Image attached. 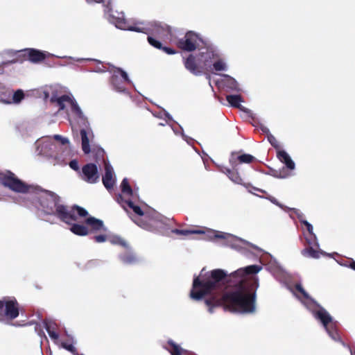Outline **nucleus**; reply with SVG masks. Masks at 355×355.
<instances>
[{
	"mask_svg": "<svg viewBox=\"0 0 355 355\" xmlns=\"http://www.w3.org/2000/svg\"><path fill=\"white\" fill-rule=\"evenodd\" d=\"M69 166L71 167V168L76 171H79L78 163V161L76 159H73L69 162Z\"/></svg>",
	"mask_w": 355,
	"mask_h": 355,
	"instance_id": "obj_43",
	"label": "nucleus"
},
{
	"mask_svg": "<svg viewBox=\"0 0 355 355\" xmlns=\"http://www.w3.org/2000/svg\"><path fill=\"white\" fill-rule=\"evenodd\" d=\"M349 268L355 270V261L352 260L349 265Z\"/></svg>",
	"mask_w": 355,
	"mask_h": 355,
	"instance_id": "obj_46",
	"label": "nucleus"
},
{
	"mask_svg": "<svg viewBox=\"0 0 355 355\" xmlns=\"http://www.w3.org/2000/svg\"><path fill=\"white\" fill-rule=\"evenodd\" d=\"M254 159V157L250 154L239 155L237 152H232L230 157V163L233 168H236L240 164H250Z\"/></svg>",
	"mask_w": 355,
	"mask_h": 355,
	"instance_id": "obj_9",
	"label": "nucleus"
},
{
	"mask_svg": "<svg viewBox=\"0 0 355 355\" xmlns=\"http://www.w3.org/2000/svg\"><path fill=\"white\" fill-rule=\"evenodd\" d=\"M54 139L57 141H60L63 145L69 143V140L67 138L62 137L59 135H54Z\"/></svg>",
	"mask_w": 355,
	"mask_h": 355,
	"instance_id": "obj_42",
	"label": "nucleus"
},
{
	"mask_svg": "<svg viewBox=\"0 0 355 355\" xmlns=\"http://www.w3.org/2000/svg\"><path fill=\"white\" fill-rule=\"evenodd\" d=\"M261 269V266L250 265L238 269L229 276L222 269L212 270L208 276L193 279L190 297L200 300L211 295L205 300L211 313L218 306L231 312L253 313L259 279L248 275H255Z\"/></svg>",
	"mask_w": 355,
	"mask_h": 355,
	"instance_id": "obj_1",
	"label": "nucleus"
},
{
	"mask_svg": "<svg viewBox=\"0 0 355 355\" xmlns=\"http://www.w3.org/2000/svg\"><path fill=\"white\" fill-rule=\"evenodd\" d=\"M24 98V94L21 89H17L14 94L12 93V103H19Z\"/></svg>",
	"mask_w": 355,
	"mask_h": 355,
	"instance_id": "obj_27",
	"label": "nucleus"
},
{
	"mask_svg": "<svg viewBox=\"0 0 355 355\" xmlns=\"http://www.w3.org/2000/svg\"><path fill=\"white\" fill-rule=\"evenodd\" d=\"M298 218L302 224H303L306 227L309 233L313 236L314 239H316L315 234H313V228L311 224H310L307 220L302 218L301 216H298Z\"/></svg>",
	"mask_w": 355,
	"mask_h": 355,
	"instance_id": "obj_33",
	"label": "nucleus"
},
{
	"mask_svg": "<svg viewBox=\"0 0 355 355\" xmlns=\"http://www.w3.org/2000/svg\"><path fill=\"white\" fill-rule=\"evenodd\" d=\"M70 105L71 106V111L76 116L81 118L83 115V112L75 100L71 99Z\"/></svg>",
	"mask_w": 355,
	"mask_h": 355,
	"instance_id": "obj_29",
	"label": "nucleus"
},
{
	"mask_svg": "<svg viewBox=\"0 0 355 355\" xmlns=\"http://www.w3.org/2000/svg\"><path fill=\"white\" fill-rule=\"evenodd\" d=\"M71 98L67 95H62L58 98L52 97L51 101L56 103L59 107V110H63L65 108V103L68 102L70 103Z\"/></svg>",
	"mask_w": 355,
	"mask_h": 355,
	"instance_id": "obj_22",
	"label": "nucleus"
},
{
	"mask_svg": "<svg viewBox=\"0 0 355 355\" xmlns=\"http://www.w3.org/2000/svg\"><path fill=\"white\" fill-rule=\"evenodd\" d=\"M12 90L8 88L2 87L0 88V101L6 103L10 104L12 103Z\"/></svg>",
	"mask_w": 355,
	"mask_h": 355,
	"instance_id": "obj_20",
	"label": "nucleus"
},
{
	"mask_svg": "<svg viewBox=\"0 0 355 355\" xmlns=\"http://www.w3.org/2000/svg\"><path fill=\"white\" fill-rule=\"evenodd\" d=\"M117 24H118L117 27H119L121 29L128 30V31H135V32H141V33L145 32L144 31L145 28H141L139 26L140 24H136L134 26H130L127 23L125 19H119L117 21Z\"/></svg>",
	"mask_w": 355,
	"mask_h": 355,
	"instance_id": "obj_15",
	"label": "nucleus"
},
{
	"mask_svg": "<svg viewBox=\"0 0 355 355\" xmlns=\"http://www.w3.org/2000/svg\"><path fill=\"white\" fill-rule=\"evenodd\" d=\"M113 88L117 92H125V85L130 83L127 73L121 68H116L110 78Z\"/></svg>",
	"mask_w": 355,
	"mask_h": 355,
	"instance_id": "obj_7",
	"label": "nucleus"
},
{
	"mask_svg": "<svg viewBox=\"0 0 355 355\" xmlns=\"http://www.w3.org/2000/svg\"><path fill=\"white\" fill-rule=\"evenodd\" d=\"M303 256L313 259H318L320 257L322 252L313 248L311 246H309L302 250Z\"/></svg>",
	"mask_w": 355,
	"mask_h": 355,
	"instance_id": "obj_24",
	"label": "nucleus"
},
{
	"mask_svg": "<svg viewBox=\"0 0 355 355\" xmlns=\"http://www.w3.org/2000/svg\"><path fill=\"white\" fill-rule=\"evenodd\" d=\"M347 347L350 348L349 345H347ZM350 349V352H351V355H354V352L352 351L351 349Z\"/></svg>",
	"mask_w": 355,
	"mask_h": 355,
	"instance_id": "obj_50",
	"label": "nucleus"
},
{
	"mask_svg": "<svg viewBox=\"0 0 355 355\" xmlns=\"http://www.w3.org/2000/svg\"><path fill=\"white\" fill-rule=\"evenodd\" d=\"M110 241L112 244L119 245L126 249H129L128 244L120 236H114Z\"/></svg>",
	"mask_w": 355,
	"mask_h": 355,
	"instance_id": "obj_30",
	"label": "nucleus"
},
{
	"mask_svg": "<svg viewBox=\"0 0 355 355\" xmlns=\"http://www.w3.org/2000/svg\"><path fill=\"white\" fill-rule=\"evenodd\" d=\"M214 69L217 71H223L225 69V64L220 60H217L213 64Z\"/></svg>",
	"mask_w": 355,
	"mask_h": 355,
	"instance_id": "obj_37",
	"label": "nucleus"
},
{
	"mask_svg": "<svg viewBox=\"0 0 355 355\" xmlns=\"http://www.w3.org/2000/svg\"><path fill=\"white\" fill-rule=\"evenodd\" d=\"M47 54L42 51L35 49H27L17 51L15 58L6 64H12L16 62H23L24 60H29L33 63L40 62L44 60Z\"/></svg>",
	"mask_w": 355,
	"mask_h": 355,
	"instance_id": "obj_5",
	"label": "nucleus"
},
{
	"mask_svg": "<svg viewBox=\"0 0 355 355\" xmlns=\"http://www.w3.org/2000/svg\"><path fill=\"white\" fill-rule=\"evenodd\" d=\"M168 345L171 347V349L169 350L171 355H181L182 352H183L182 349L177 345L175 342H173L172 340H169L167 342Z\"/></svg>",
	"mask_w": 355,
	"mask_h": 355,
	"instance_id": "obj_26",
	"label": "nucleus"
},
{
	"mask_svg": "<svg viewBox=\"0 0 355 355\" xmlns=\"http://www.w3.org/2000/svg\"><path fill=\"white\" fill-rule=\"evenodd\" d=\"M73 221L71 222L69 225H71L70 230L76 235L78 236H87L89 234V230L83 225H80L78 223H72Z\"/></svg>",
	"mask_w": 355,
	"mask_h": 355,
	"instance_id": "obj_16",
	"label": "nucleus"
},
{
	"mask_svg": "<svg viewBox=\"0 0 355 355\" xmlns=\"http://www.w3.org/2000/svg\"><path fill=\"white\" fill-rule=\"evenodd\" d=\"M19 315V304L15 297H3L0 300V322L12 321Z\"/></svg>",
	"mask_w": 355,
	"mask_h": 355,
	"instance_id": "obj_4",
	"label": "nucleus"
},
{
	"mask_svg": "<svg viewBox=\"0 0 355 355\" xmlns=\"http://www.w3.org/2000/svg\"><path fill=\"white\" fill-rule=\"evenodd\" d=\"M116 200L119 203L121 204L124 209H126L125 205H127L129 208L132 209V211L138 216H144L145 218H147L148 217V214L144 212L139 206L135 205V203L130 200H124L122 195L119 194L117 196Z\"/></svg>",
	"mask_w": 355,
	"mask_h": 355,
	"instance_id": "obj_11",
	"label": "nucleus"
},
{
	"mask_svg": "<svg viewBox=\"0 0 355 355\" xmlns=\"http://www.w3.org/2000/svg\"><path fill=\"white\" fill-rule=\"evenodd\" d=\"M105 151L103 148H98L95 152L94 159L96 162L104 161Z\"/></svg>",
	"mask_w": 355,
	"mask_h": 355,
	"instance_id": "obj_35",
	"label": "nucleus"
},
{
	"mask_svg": "<svg viewBox=\"0 0 355 355\" xmlns=\"http://www.w3.org/2000/svg\"><path fill=\"white\" fill-rule=\"evenodd\" d=\"M154 223H155V220L153 218H150L149 220V223L141 222V224H140L139 225L146 230L151 231L152 230V224Z\"/></svg>",
	"mask_w": 355,
	"mask_h": 355,
	"instance_id": "obj_39",
	"label": "nucleus"
},
{
	"mask_svg": "<svg viewBox=\"0 0 355 355\" xmlns=\"http://www.w3.org/2000/svg\"><path fill=\"white\" fill-rule=\"evenodd\" d=\"M45 327L48 334L52 339H58L59 334L54 330V327L51 324H46Z\"/></svg>",
	"mask_w": 355,
	"mask_h": 355,
	"instance_id": "obj_32",
	"label": "nucleus"
},
{
	"mask_svg": "<svg viewBox=\"0 0 355 355\" xmlns=\"http://www.w3.org/2000/svg\"><path fill=\"white\" fill-rule=\"evenodd\" d=\"M64 347L69 351H72L73 349V347L71 345H65Z\"/></svg>",
	"mask_w": 355,
	"mask_h": 355,
	"instance_id": "obj_48",
	"label": "nucleus"
},
{
	"mask_svg": "<svg viewBox=\"0 0 355 355\" xmlns=\"http://www.w3.org/2000/svg\"><path fill=\"white\" fill-rule=\"evenodd\" d=\"M94 239L96 243H103L107 240V236L104 234L97 235L94 237Z\"/></svg>",
	"mask_w": 355,
	"mask_h": 355,
	"instance_id": "obj_41",
	"label": "nucleus"
},
{
	"mask_svg": "<svg viewBox=\"0 0 355 355\" xmlns=\"http://www.w3.org/2000/svg\"><path fill=\"white\" fill-rule=\"evenodd\" d=\"M0 183L16 193L41 192L39 202L42 211L46 214L57 216L61 221L67 224H70L71 221H77L78 216L86 217L89 214L86 209L78 205H73L68 209L67 206L60 204V198L56 193L42 189L38 186L28 185L10 171L6 173L0 172Z\"/></svg>",
	"mask_w": 355,
	"mask_h": 355,
	"instance_id": "obj_2",
	"label": "nucleus"
},
{
	"mask_svg": "<svg viewBox=\"0 0 355 355\" xmlns=\"http://www.w3.org/2000/svg\"><path fill=\"white\" fill-rule=\"evenodd\" d=\"M295 288L296 290L300 293L303 297L306 299H309V294L305 291V290L304 289V288L302 286V285L300 284H297L295 286Z\"/></svg>",
	"mask_w": 355,
	"mask_h": 355,
	"instance_id": "obj_40",
	"label": "nucleus"
},
{
	"mask_svg": "<svg viewBox=\"0 0 355 355\" xmlns=\"http://www.w3.org/2000/svg\"><path fill=\"white\" fill-rule=\"evenodd\" d=\"M88 3H103L104 2V0H86Z\"/></svg>",
	"mask_w": 355,
	"mask_h": 355,
	"instance_id": "obj_45",
	"label": "nucleus"
},
{
	"mask_svg": "<svg viewBox=\"0 0 355 355\" xmlns=\"http://www.w3.org/2000/svg\"><path fill=\"white\" fill-rule=\"evenodd\" d=\"M80 175L81 179L87 183H96L99 180V174L96 164L89 163L84 165Z\"/></svg>",
	"mask_w": 355,
	"mask_h": 355,
	"instance_id": "obj_8",
	"label": "nucleus"
},
{
	"mask_svg": "<svg viewBox=\"0 0 355 355\" xmlns=\"http://www.w3.org/2000/svg\"><path fill=\"white\" fill-rule=\"evenodd\" d=\"M161 50H162L164 52L168 55L175 54L176 53V51L175 49L166 46H163V48L161 49Z\"/></svg>",
	"mask_w": 355,
	"mask_h": 355,
	"instance_id": "obj_44",
	"label": "nucleus"
},
{
	"mask_svg": "<svg viewBox=\"0 0 355 355\" xmlns=\"http://www.w3.org/2000/svg\"><path fill=\"white\" fill-rule=\"evenodd\" d=\"M226 100L231 106L236 108L241 107V102L243 101L241 95H227L226 96Z\"/></svg>",
	"mask_w": 355,
	"mask_h": 355,
	"instance_id": "obj_25",
	"label": "nucleus"
},
{
	"mask_svg": "<svg viewBox=\"0 0 355 355\" xmlns=\"http://www.w3.org/2000/svg\"><path fill=\"white\" fill-rule=\"evenodd\" d=\"M147 40L148 43L153 47L159 50L163 48L162 44L159 40H156L154 37L148 36Z\"/></svg>",
	"mask_w": 355,
	"mask_h": 355,
	"instance_id": "obj_34",
	"label": "nucleus"
},
{
	"mask_svg": "<svg viewBox=\"0 0 355 355\" xmlns=\"http://www.w3.org/2000/svg\"><path fill=\"white\" fill-rule=\"evenodd\" d=\"M270 201L276 205H279L278 202H277L276 199L272 198V199H270Z\"/></svg>",
	"mask_w": 355,
	"mask_h": 355,
	"instance_id": "obj_49",
	"label": "nucleus"
},
{
	"mask_svg": "<svg viewBox=\"0 0 355 355\" xmlns=\"http://www.w3.org/2000/svg\"><path fill=\"white\" fill-rule=\"evenodd\" d=\"M102 180L107 190L113 189L115 180L113 178V168L109 164H105V174L103 175Z\"/></svg>",
	"mask_w": 355,
	"mask_h": 355,
	"instance_id": "obj_12",
	"label": "nucleus"
},
{
	"mask_svg": "<svg viewBox=\"0 0 355 355\" xmlns=\"http://www.w3.org/2000/svg\"><path fill=\"white\" fill-rule=\"evenodd\" d=\"M261 130H262V131H263L264 133H266L268 135L269 134H270V133L269 132V130H268L267 128H266V127L262 128H261Z\"/></svg>",
	"mask_w": 355,
	"mask_h": 355,
	"instance_id": "obj_47",
	"label": "nucleus"
},
{
	"mask_svg": "<svg viewBox=\"0 0 355 355\" xmlns=\"http://www.w3.org/2000/svg\"><path fill=\"white\" fill-rule=\"evenodd\" d=\"M119 259L124 264L128 265L134 264L138 261L137 256L131 250H128L125 253L120 254Z\"/></svg>",
	"mask_w": 355,
	"mask_h": 355,
	"instance_id": "obj_17",
	"label": "nucleus"
},
{
	"mask_svg": "<svg viewBox=\"0 0 355 355\" xmlns=\"http://www.w3.org/2000/svg\"><path fill=\"white\" fill-rule=\"evenodd\" d=\"M327 331L328 332L329 336L334 340L335 341H339L342 343L343 346H345V344L343 341L341 340L340 336L335 327L334 324H331L327 328H325Z\"/></svg>",
	"mask_w": 355,
	"mask_h": 355,
	"instance_id": "obj_21",
	"label": "nucleus"
},
{
	"mask_svg": "<svg viewBox=\"0 0 355 355\" xmlns=\"http://www.w3.org/2000/svg\"><path fill=\"white\" fill-rule=\"evenodd\" d=\"M225 85L227 87L230 88L231 91H239V87L237 82L234 78H229L226 80Z\"/></svg>",
	"mask_w": 355,
	"mask_h": 355,
	"instance_id": "obj_31",
	"label": "nucleus"
},
{
	"mask_svg": "<svg viewBox=\"0 0 355 355\" xmlns=\"http://www.w3.org/2000/svg\"><path fill=\"white\" fill-rule=\"evenodd\" d=\"M184 67L195 76H200L202 73V70L196 62V57L193 54H189V56L184 60Z\"/></svg>",
	"mask_w": 355,
	"mask_h": 355,
	"instance_id": "obj_10",
	"label": "nucleus"
},
{
	"mask_svg": "<svg viewBox=\"0 0 355 355\" xmlns=\"http://www.w3.org/2000/svg\"><path fill=\"white\" fill-rule=\"evenodd\" d=\"M268 139L272 147H274L275 149H277L278 150H279V148H280L279 144L273 135H272L271 134H269L268 135Z\"/></svg>",
	"mask_w": 355,
	"mask_h": 355,
	"instance_id": "obj_36",
	"label": "nucleus"
},
{
	"mask_svg": "<svg viewBox=\"0 0 355 355\" xmlns=\"http://www.w3.org/2000/svg\"><path fill=\"white\" fill-rule=\"evenodd\" d=\"M85 223L87 225H88L90 227L91 232H98L100 230H105V227L104 226L103 221L96 218L94 216H89L86 218Z\"/></svg>",
	"mask_w": 355,
	"mask_h": 355,
	"instance_id": "obj_13",
	"label": "nucleus"
},
{
	"mask_svg": "<svg viewBox=\"0 0 355 355\" xmlns=\"http://www.w3.org/2000/svg\"><path fill=\"white\" fill-rule=\"evenodd\" d=\"M315 317L321 321L325 328H327L328 326L333 324L332 318L329 313L323 309L318 310L315 313Z\"/></svg>",
	"mask_w": 355,
	"mask_h": 355,
	"instance_id": "obj_14",
	"label": "nucleus"
},
{
	"mask_svg": "<svg viewBox=\"0 0 355 355\" xmlns=\"http://www.w3.org/2000/svg\"><path fill=\"white\" fill-rule=\"evenodd\" d=\"M173 233L178 235H184L187 236L192 234H200L202 232L199 230H179V229H174L171 231Z\"/></svg>",
	"mask_w": 355,
	"mask_h": 355,
	"instance_id": "obj_28",
	"label": "nucleus"
},
{
	"mask_svg": "<svg viewBox=\"0 0 355 355\" xmlns=\"http://www.w3.org/2000/svg\"><path fill=\"white\" fill-rule=\"evenodd\" d=\"M212 236L211 237H214V239H226L228 236L230 235L224 232H211Z\"/></svg>",
	"mask_w": 355,
	"mask_h": 355,
	"instance_id": "obj_38",
	"label": "nucleus"
},
{
	"mask_svg": "<svg viewBox=\"0 0 355 355\" xmlns=\"http://www.w3.org/2000/svg\"><path fill=\"white\" fill-rule=\"evenodd\" d=\"M236 170L237 167L236 168H233V170L225 168V171L223 172L234 183L242 184L243 180Z\"/></svg>",
	"mask_w": 355,
	"mask_h": 355,
	"instance_id": "obj_19",
	"label": "nucleus"
},
{
	"mask_svg": "<svg viewBox=\"0 0 355 355\" xmlns=\"http://www.w3.org/2000/svg\"><path fill=\"white\" fill-rule=\"evenodd\" d=\"M277 157L285 164V166H283L279 171H275L274 176L278 178H286L291 175V172L288 171H293L295 168V163L285 150H277Z\"/></svg>",
	"mask_w": 355,
	"mask_h": 355,
	"instance_id": "obj_6",
	"label": "nucleus"
},
{
	"mask_svg": "<svg viewBox=\"0 0 355 355\" xmlns=\"http://www.w3.org/2000/svg\"><path fill=\"white\" fill-rule=\"evenodd\" d=\"M121 187V191L123 193L126 194L129 196H131L133 198L137 196V193H135L134 191L132 190L127 178H124L122 180Z\"/></svg>",
	"mask_w": 355,
	"mask_h": 355,
	"instance_id": "obj_23",
	"label": "nucleus"
},
{
	"mask_svg": "<svg viewBox=\"0 0 355 355\" xmlns=\"http://www.w3.org/2000/svg\"><path fill=\"white\" fill-rule=\"evenodd\" d=\"M177 46L184 51L192 52L197 49L200 50L203 46L205 48V51H200L199 56L204 61V67L210 66L211 60L216 56L214 51L207 46L200 35L194 31H187L185 35L176 42Z\"/></svg>",
	"mask_w": 355,
	"mask_h": 355,
	"instance_id": "obj_3",
	"label": "nucleus"
},
{
	"mask_svg": "<svg viewBox=\"0 0 355 355\" xmlns=\"http://www.w3.org/2000/svg\"><path fill=\"white\" fill-rule=\"evenodd\" d=\"M80 136L82 140V149L85 154H89L91 151L89 146V139L87 136V130L85 129L80 130Z\"/></svg>",
	"mask_w": 355,
	"mask_h": 355,
	"instance_id": "obj_18",
	"label": "nucleus"
}]
</instances>
